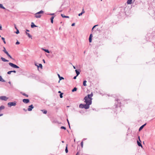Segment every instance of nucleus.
I'll return each instance as SVG.
<instances>
[{
  "label": "nucleus",
  "instance_id": "obj_1",
  "mask_svg": "<svg viewBox=\"0 0 155 155\" xmlns=\"http://www.w3.org/2000/svg\"><path fill=\"white\" fill-rule=\"evenodd\" d=\"M84 102L86 103L85 104H84V108L85 109H88L90 107V105H91L92 104V101L90 100L87 101L86 99Z\"/></svg>",
  "mask_w": 155,
  "mask_h": 155
},
{
  "label": "nucleus",
  "instance_id": "obj_2",
  "mask_svg": "<svg viewBox=\"0 0 155 155\" xmlns=\"http://www.w3.org/2000/svg\"><path fill=\"white\" fill-rule=\"evenodd\" d=\"M17 104V102L14 101L12 102H10L8 103L7 105L8 107H11L12 106H15Z\"/></svg>",
  "mask_w": 155,
  "mask_h": 155
},
{
  "label": "nucleus",
  "instance_id": "obj_3",
  "mask_svg": "<svg viewBox=\"0 0 155 155\" xmlns=\"http://www.w3.org/2000/svg\"><path fill=\"white\" fill-rule=\"evenodd\" d=\"M9 65L12 67L13 68H19V66H17V65L14 64L13 63L9 62L8 63Z\"/></svg>",
  "mask_w": 155,
  "mask_h": 155
},
{
  "label": "nucleus",
  "instance_id": "obj_4",
  "mask_svg": "<svg viewBox=\"0 0 155 155\" xmlns=\"http://www.w3.org/2000/svg\"><path fill=\"white\" fill-rule=\"evenodd\" d=\"M3 51L11 59H13V58H12V57L6 51L5 48V47H3Z\"/></svg>",
  "mask_w": 155,
  "mask_h": 155
},
{
  "label": "nucleus",
  "instance_id": "obj_5",
  "mask_svg": "<svg viewBox=\"0 0 155 155\" xmlns=\"http://www.w3.org/2000/svg\"><path fill=\"white\" fill-rule=\"evenodd\" d=\"M86 99L87 101L90 100L92 101V98L91 97L89 94H88L87 96H85L84 98V100L85 101Z\"/></svg>",
  "mask_w": 155,
  "mask_h": 155
},
{
  "label": "nucleus",
  "instance_id": "obj_6",
  "mask_svg": "<svg viewBox=\"0 0 155 155\" xmlns=\"http://www.w3.org/2000/svg\"><path fill=\"white\" fill-rule=\"evenodd\" d=\"M116 101H117L118 103H115V107L116 108H117L118 107H120L121 103L120 102H119V101H120V100L117 99L116 100Z\"/></svg>",
  "mask_w": 155,
  "mask_h": 155
},
{
  "label": "nucleus",
  "instance_id": "obj_7",
  "mask_svg": "<svg viewBox=\"0 0 155 155\" xmlns=\"http://www.w3.org/2000/svg\"><path fill=\"white\" fill-rule=\"evenodd\" d=\"M28 78H34L36 80H38V76L35 74L30 75L28 77Z\"/></svg>",
  "mask_w": 155,
  "mask_h": 155
},
{
  "label": "nucleus",
  "instance_id": "obj_8",
  "mask_svg": "<svg viewBox=\"0 0 155 155\" xmlns=\"http://www.w3.org/2000/svg\"><path fill=\"white\" fill-rule=\"evenodd\" d=\"M8 99V98H7L5 96H0V99L1 100H2L6 101Z\"/></svg>",
  "mask_w": 155,
  "mask_h": 155
},
{
  "label": "nucleus",
  "instance_id": "obj_9",
  "mask_svg": "<svg viewBox=\"0 0 155 155\" xmlns=\"http://www.w3.org/2000/svg\"><path fill=\"white\" fill-rule=\"evenodd\" d=\"M34 108V107L33 106L32 104H31L30 105L28 106V111H31L32 110V109Z\"/></svg>",
  "mask_w": 155,
  "mask_h": 155
},
{
  "label": "nucleus",
  "instance_id": "obj_10",
  "mask_svg": "<svg viewBox=\"0 0 155 155\" xmlns=\"http://www.w3.org/2000/svg\"><path fill=\"white\" fill-rule=\"evenodd\" d=\"M138 138H139V140L140 141V142L138 141V140H137V145H138L139 146V147H142V145L141 143V140L140 139V136H138Z\"/></svg>",
  "mask_w": 155,
  "mask_h": 155
},
{
  "label": "nucleus",
  "instance_id": "obj_11",
  "mask_svg": "<svg viewBox=\"0 0 155 155\" xmlns=\"http://www.w3.org/2000/svg\"><path fill=\"white\" fill-rule=\"evenodd\" d=\"M22 101L25 104H27L29 102L30 100L28 99H23Z\"/></svg>",
  "mask_w": 155,
  "mask_h": 155
},
{
  "label": "nucleus",
  "instance_id": "obj_12",
  "mask_svg": "<svg viewBox=\"0 0 155 155\" xmlns=\"http://www.w3.org/2000/svg\"><path fill=\"white\" fill-rule=\"evenodd\" d=\"M135 0H128L127 3L128 5L131 4L132 2H134Z\"/></svg>",
  "mask_w": 155,
  "mask_h": 155
},
{
  "label": "nucleus",
  "instance_id": "obj_13",
  "mask_svg": "<svg viewBox=\"0 0 155 155\" xmlns=\"http://www.w3.org/2000/svg\"><path fill=\"white\" fill-rule=\"evenodd\" d=\"M146 124H147L145 123L140 126L139 129V131H141L143 128L146 125Z\"/></svg>",
  "mask_w": 155,
  "mask_h": 155
},
{
  "label": "nucleus",
  "instance_id": "obj_14",
  "mask_svg": "<svg viewBox=\"0 0 155 155\" xmlns=\"http://www.w3.org/2000/svg\"><path fill=\"white\" fill-rule=\"evenodd\" d=\"M93 37V35L92 34H91L90 35V36L89 38V41L90 43H91L92 42V38Z\"/></svg>",
  "mask_w": 155,
  "mask_h": 155
},
{
  "label": "nucleus",
  "instance_id": "obj_15",
  "mask_svg": "<svg viewBox=\"0 0 155 155\" xmlns=\"http://www.w3.org/2000/svg\"><path fill=\"white\" fill-rule=\"evenodd\" d=\"M41 16V15L39 13H38V12L35 14V17L36 18H40Z\"/></svg>",
  "mask_w": 155,
  "mask_h": 155
},
{
  "label": "nucleus",
  "instance_id": "obj_16",
  "mask_svg": "<svg viewBox=\"0 0 155 155\" xmlns=\"http://www.w3.org/2000/svg\"><path fill=\"white\" fill-rule=\"evenodd\" d=\"M12 72L15 73L16 72V71L15 70L10 71L7 72V74H11V73Z\"/></svg>",
  "mask_w": 155,
  "mask_h": 155
},
{
  "label": "nucleus",
  "instance_id": "obj_17",
  "mask_svg": "<svg viewBox=\"0 0 155 155\" xmlns=\"http://www.w3.org/2000/svg\"><path fill=\"white\" fill-rule=\"evenodd\" d=\"M58 78L59 79V81H58L59 83L60 82V81L62 80V79H64V78L63 77H61L60 76V75L59 74H58Z\"/></svg>",
  "mask_w": 155,
  "mask_h": 155
},
{
  "label": "nucleus",
  "instance_id": "obj_18",
  "mask_svg": "<svg viewBox=\"0 0 155 155\" xmlns=\"http://www.w3.org/2000/svg\"><path fill=\"white\" fill-rule=\"evenodd\" d=\"M1 59L4 62H8L9 61L8 60L6 59L5 58L2 57L1 58Z\"/></svg>",
  "mask_w": 155,
  "mask_h": 155
},
{
  "label": "nucleus",
  "instance_id": "obj_19",
  "mask_svg": "<svg viewBox=\"0 0 155 155\" xmlns=\"http://www.w3.org/2000/svg\"><path fill=\"white\" fill-rule=\"evenodd\" d=\"M75 71L76 72V75L77 76H78L80 74V72L79 71V70H78V69H76L75 70Z\"/></svg>",
  "mask_w": 155,
  "mask_h": 155
},
{
  "label": "nucleus",
  "instance_id": "obj_20",
  "mask_svg": "<svg viewBox=\"0 0 155 155\" xmlns=\"http://www.w3.org/2000/svg\"><path fill=\"white\" fill-rule=\"evenodd\" d=\"M37 26L36 25H35V24H34V23L32 22L31 23V28H34V27H37Z\"/></svg>",
  "mask_w": 155,
  "mask_h": 155
},
{
  "label": "nucleus",
  "instance_id": "obj_21",
  "mask_svg": "<svg viewBox=\"0 0 155 155\" xmlns=\"http://www.w3.org/2000/svg\"><path fill=\"white\" fill-rule=\"evenodd\" d=\"M84 104H81L79 105V107L81 108H84Z\"/></svg>",
  "mask_w": 155,
  "mask_h": 155
},
{
  "label": "nucleus",
  "instance_id": "obj_22",
  "mask_svg": "<svg viewBox=\"0 0 155 155\" xmlns=\"http://www.w3.org/2000/svg\"><path fill=\"white\" fill-rule=\"evenodd\" d=\"M54 17V16H52L50 18L51 22V23H53V19Z\"/></svg>",
  "mask_w": 155,
  "mask_h": 155
},
{
  "label": "nucleus",
  "instance_id": "obj_23",
  "mask_svg": "<svg viewBox=\"0 0 155 155\" xmlns=\"http://www.w3.org/2000/svg\"><path fill=\"white\" fill-rule=\"evenodd\" d=\"M43 51H44L45 52H47L48 53H50V51L48 49H45L44 48H42Z\"/></svg>",
  "mask_w": 155,
  "mask_h": 155
},
{
  "label": "nucleus",
  "instance_id": "obj_24",
  "mask_svg": "<svg viewBox=\"0 0 155 155\" xmlns=\"http://www.w3.org/2000/svg\"><path fill=\"white\" fill-rule=\"evenodd\" d=\"M61 16L63 18H69V16H65L63 14H61Z\"/></svg>",
  "mask_w": 155,
  "mask_h": 155
},
{
  "label": "nucleus",
  "instance_id": "obj_25",
  "mask_svg": "<svg viewBox=\"0 0 155 155\" xmlns=\"http://www.w3.org/2000/svg\"><path fill=\"white\" fill-rule=\"evenodd\" d=\"M68 144H67L66 147H65V152L66 153H67L68 152Z\"/></svg>",
  "mask_w": 155,
  "mask_h": 155
},
{
  "label": "nucleus",
  "instance_id": "obj_26",
  "mask_svg": "<svg viewBox=\"0 0 155 155\" xmlns=\"http://www.w3.org/2000/svg\"><path fill=\"white\" fill-rule=\"evenodd\" d=\"M0 81L2 82H5V81L2 78L1 76H0Z\"/></svg>",
  "mask_w": 155,
  "mask_h": 155
},
{
  "label": "nucleus",
  "instance_id": "obj_27",
  "mask_svg": "<svg viewBox=\"0 0 155 155\" xmlns=\"http://www.w3.org/2000/svg\"><path fill=\"white\" fill-rule=\"evenodd\" d=\"M0 8H2L4 9H6L3 6L2 4H0Z\"/></svg>",
  "mask_w": 155,
  "mask_h": 155
},
{
  "label": "nucleus",
  "instance_id": "obj_28",
  "mask_svg": "<svg viewBox=\"0 0 155 155\" xmlns=\"http://www.w3.org/2000/svg\"><path fill=\"white\" fill-rule=\"evenodd\" d=\"M26 35H27L28 36L29 38H31L32 36L29 33H27V32H26Z\"/></svg>",
  "mask_w": 155,
  "mask_h": 155
},
{
  "label": "nucleus",
  "instance_id": "obj_29",
  "mask_svg": "<svg viewBox=\"0 0 155 155\" xmlns=\"http://www.w3.org/2000/svg\"><path fill=\"white\" fill-rule=\"evenodd\" d=\"M5 108V107L4 105H2L0 107V110H2L4 109Z\"/></svg>",
  "mask_w": 155,
  "mask_h": 155
},
{
  "label": "nucleus",
  "instance_id": "obj_30",
  "mask_svg": "<svg viewBox=\"0 0 155 155\" xmlns=\"http://www.w3.org/2000/svg\"><path fill=\"white\" fill-rule=\"evenodd\" d=\"M86 82H87V81L86 80L84 81L83 82V85L84 86H87Z\"/></svg>",
  "mask_w": 155,
  "mask_h": 155
},
{
  "label": "nucleus",
  "instance_id": "obj_31",
  "mask_svg": "<svg viewBox=\"0 0 155 155\" xmlns=\"http://www.w3.org/2000/svg\"><path fill=\"white\" fill-rule=\"evenodd\" d=\"M41 110L43 112V114H46L47 112V111L45 110Z\"/></svg>",
  "mask_w": 155,
  "mask_h": 155
},
{
  "label": "nucleus",
  "instance_id": "obj_32",
  "mask_svg": "<svg viewBox=\"0 0 155 155\" xmlns=\"http://www.w3.org/2000/svg\"><path fill=\"white\" fill-rule=\"evenodd\" d=\"M77 90V88L76 87H74L73 89L72 90V92H74V91H76Z\"/></svg>",
  "mask_w": 155,
  "mask_h": 155
},
{
  "label": "nucleus",
  "instance_id": "obj_33",
  "mask_svg": "<svg viewBox=\"0 0 155 155\" xmlns=\"http://www.w3.org/2000/svg\"><path fill=\"white\" fill-rule=\"evenodd\" d=\"M21 93L24 96H25L26 97H28V95L26 94L25 93H22V92H21Z\"/></svg>",
  "mask_w": 155,
  "mask_h": 155
},
{
  "label": "nucleus",
  "instance_id": "obj_34",
  "mask_svg": "<svg viewBox=\"0 0 155 155\" xmlns=\"http://www.w3.org/2000/svg\"><path fill=\"white\" fill-rule=\"evenodd\" d=\"M38 68L39 67L40 68H42V65L41 64H39V66L38 65Z\"/></svg>",
  "mask_w": 155,
  "mask_h": 155
},
{
  "label": "nucleus",
  "instance_id": "obj_35",
  "mask_svg": "<svg viewBox=\"0 0 155 155\" xmlns=\"http://www.w3.org/2000/svg\"><path fill=\"white\" fill-rule=\"evenodd\" d=\"M2 40H3L4 43L5 44H6V42H5V38H3V37H2Z\"/></svg>",
  "mask_w": 155,
  "mask_h": 155
},
{
  "label": "nucleus",
  "instance_id": "obj_36",
  "mask_svg": "<svg viewBox=\"0 0 155 155\" xmlns=\"http://www.w3.org/2000/svg\"><path fill=\"white\" fill-rule=\"evenodd\" d=\"M15 28H16V32H15L17 34H18L19 33V31L17 29L16 27H15Z\"/></svg>",
  "mask_w": 155,
  "mask_h": 155
},
{
  "label": "nucleus",
  "instance_id": "obj_37",
  "mask_svg": "<svg viewBox=\"0 0 155 155\" xmlns=\"http://www.w3.org/2000/svg\"><path fill=\"white\" fill-rule=\"evenodd\" d=\"M38 13H39V14H42V13H44V12L42 11V10H41L40 11L38 12Z\"/></svg>",
  "mask_w": 155,
  "mask_h": 155
},
{
  "label": "nucleus",
  "instance_id": "obj_38",
  "mask_svg": "<svg viewBox=\"0 0 155 155\" xmlns=\"http://www.w3.org/2000/svg\"><path fill=\"white\" fill-rule=\"evenodd\" d=\"M67 121L68 122V125H69V127L70 128V124L69 123V120H68V119H67Z\"/></svg>",
  "mask_w": 155,
  "mask_h": 155
},
{
  "label": "nucleus",
  "instance_id": "obj_39",
  "mask_svg": "<svg viewBox=\"0 0 155 155\" xmlns=\"http://www.w3.org/2000/svg\"><path fill=\"white\" fill-rule=\"evenodd\" d=\"M63 93H61L60 94V97L61 98H62L63 97Z\"/></svg>",
  "mask_w": 155,
  "mask_h": 155
},
{
  "label": "nucleus",
  "instance_id": "obj_40",
  "mask_svg": "<svg viewBox=\"0 0 155 155\" xmlns=\"http://www.w3.org/2000/svg\"><path fill=\"white\" fill-rule=\"evenodd\" d=\"M61 129H63L65 130L66 129V128L65 127H64V126H61Z\"/></svg>",
  "mask_w": 155,
  "mask_h": 155
},
{
  "label": "nucleus",
  "instance_id": "obj_41",
  "mask_svg": "<svg viewBox=\"0 0 155 155\" xmlns=\"http://www.w3.org/2000/svg\"><path fill=\"white\" fill-rule=\"evenodd\" d=\"M83 141H82L81 143V146L82 148L83 147Z\"/></svg>",
  "mask_w": 155,
  "mask_h": 155
},
{
  "label": "nucleus",
  "instance_id": "obj_42",
  "mask_svg": "<svg viewBox=\"0 0 155 155\" xmlns=\"http://www.w3.org/2000/svg\"><path fill=\"white\" fill-rule=\"evenodd\" d=\"M98 25H94L92 28V30L96 26H97Z\"/></svg>",
  "mask_w": 155,
  "mask_h": 155
},
{
  "label": "nucleus",
  "instance_id": "obj_43",
  "mask_svg": "<svg viewBox=\"0 0 155 155\" xmlns=\"http://www.w3.org/2000/svg\"><path fill=\"white\" fill-rule=\"evenodd\" d=\"M48 15H54V13H50V14H48Z\"/></svg>",
  "mask_w": 155,
  "mask_h": 155
},
{
  "label": "nucleus",
  "instance_id": "obj_44",
  "mask_svg": "<svg viewBox=\"0 0 155 155\" xmlns=\"http://www.w3.org/2000/svg\"><path fill=\"white\" fill-rule=\"evenodd\" d=\"M19 44L20 42L18 41H17L15 43L16 45H19Z\"/></svg>",
  "mask_w": 155,
  "mask_h": 155
},
{
  "label": "nucleus",
  "instance_id": "obj_45",
  "mask_svg": "<svg viewBox=\"0 0 155 155\" xmlns=\"http://www.w3.org/2000/svg\"><path fill=\"white\" fill-rule=\"evenodd\" d=\"M89 95H90V96L91 97H92L93 96V95L92 92L91 94H89Z\"/></svg>",
  "mask_w": 155,
  "mask_h": 155
},
{
  "label": "nucleus",
  "instance_id": "obj_46",
  "mask_svg": "<svg viewBox=\"0 0 155 155\" xmlns=\"http://www.w3.org/2000/svg\"><path fill=\"white\" fill-rule=\"evenodd\" d=\"M82 14H82L81 12V13H80L79 14H78V16H81L82 15Z\"/></svg>",
  "mask_w": 155,
  "mask_h": 155
},
{
  "label": "nucleus",
  "instance_id": "obj_47",
  "mask_svg": "<svg viewBox=\"0 0 155 155\" xmlns=\"http://www.w3.org/2000/svg\"><path fill=\"white\" fill-rule=\"evenodd\" d=\"M82 14L84 13L85 11H84V9L82 10V12H81Z\"/></svg>",
  "mask_w": 155,
  "mask_h": 155
},
{
  "label": "nucleus",
  "instance_id": "obj_48",
  "mask_svg": "<svg viewBox=\"0 0 155 155\" xmlns=\"http://www.w3.org/2000/svg\"><path fill=\"white\" fill-rule=\"evenodd\" d=\"M78 76H77V75H76V76H74V78H73V79H75Z\"/></svg>",
  "mask_w": 155,
  "mask_h": 155
},
{
  "label": "nucleus",
  "instance_id": "obj_49",
  "mask_svg": "<svg viewBox=\"0 0 155 155\" xmlns=\"http://www.w3.org/2000/svg\"><path fill=\"white\" fill-rule=\"evenodd\" d=\"M75 25V23H73L72 24H71V26H74Z\"/></svg>",
  "mask_w": 155,
  "mask_h": 155
},
{
  "label": "nucleus",
  "instance_id": "obj_50",
  "mask_svg": "<svg viewBox=\"0 0 155 155\" xmlns=\"http://www.w3.org/2000/svg\"><path fill=\"white\" fill-rule=\"evenodd\" d=\"M0 30H2V26L1 25H0Z\"/></svg>",
  "mask_w": 155,
  "mask_h": 155
},
{
  "label": "nucleus",
  "instance_id": "obj_51",
  "mask_svg": "<svg viewBox=\"0 0 155 155\" xmlns=\"http://www.w3.org/2000/svg\"><path fill=\"white\" fill-rule=\"evenodd\" d=\"M23 110L25 111H27V110H26V109H25V108H23Z\"/></svg>",
  "mask_w": 155,
  "mask_h": 155
},
{
  "label": "nucleus",
  "instance_id": "obj_52",
  "mask_svg": "<svg viewBox=\"0 0 155 155\" xmlns=\"http://www.w3.org/2000/svg\"><path fill=\"white\" fill-rule=\"evenodd\" d=\"M79 153L78 152H77V153H76V155H79Z\"/></svg>",
  "mask_w": 155,
  "mask_h": 155
},
{
  "label": "nucleus",
  "instance_id": "obj_53",
  "mask_svg": "<svg viewBox=\"0 0 155 155\" xmlns=\"http://www.w3.org/2000/svg\"><path fill=\"white\" fill-rule=\"evenodd\" d=\"M35 65L37 66L38 67V65L37 64V63L35 62Z\"/></svg>",
  "mask_w": 155,
  "mask_h": 155
},
{
  "label": "nucleus",
  "instance_id": "obj_54",
  "mask_svg": "<svg viewBox=\"0 0 155 155\" xmlns=\"http://www.w3.org/2000/svg\"><path fill=\"white\" fill-rule=\"evenodd\" d=\"M43 61V62L44 63H45V60L44 59H43L42 60Z\"/></svg>",
  "mask_w": 155,
  "mask_h": 155
},
{
  "label": "nucleus",
  "instance_id": "obj_55",
  "mask_svg": "<svg viewBox=\"0 0 155 155\" xmlns=\"http://www.w3.org/2000/svg\"><path fill=\"white\" fill-rule=\"evenodd\" d=\"M3 115V114H0V116H2Z\"/></svg>",
  "mask_w": 155,
  "mask_h": 155
},
{
  "label": "nucleus",
  "instance_id": "obj_56",
  "mask_svg": "<svg viewBox=\"0 0 155 155\" xmlns=\"http://www.w3.org/2000/svg\"><path fill=\"white\" fill-rule=\"evenodd\" d=\"M26 31H28V32L29 31L28 29H26Z\"/></svg>",
  "mask_w": 155,
  "mask_h": 155
},
{
  "label": "nucleus",
  "instance_id": "obj_57",
  "mask_svg": "<svg viewBox=\"0 0 155 155\" xmlns=\"http://www.w3.org/2000/svg\"><path fill=\"white\" fill-rule=\"evenodd\" d=\"M86 139V138H84L83 140H85Z\"/></svg>",
  "mask_w": 155,
  "mask_h": 155
},
{
  "label": "nucleus",
  "instance_id": "obj_58",
  "mask_svg": "<svg viewBox=\"0 0 155 155\" xmlns=\"http://www.w3.org/2000/svg\"><path fill=\"white\" fill-rule=\"evenodd\" d=\"M58 93H60V94L61 93V91H59L58 92Z\"/></svg>",
  "mask_w": 155,
  "mask_h": 155
},
{
  "label": "nucleus",
  "instance_id": "obj_59",
  "mask_svg": "<svg viewBox=\"0 0 155 155\" xmlns=\"http://www.w3.org/2000/svg\"><path fill=\"white\" fill-rule=\"evenodd\" d=\"M73 66V68L74 69H75L76 68V67L74 66Z\"/></svg>",
  "mask_w": 155,
  "mask_h": 155
},
{
  "label": "nucleus",
  "instance_id": "obj_60",
  "mask_svg": "<svg viewBox=\"0 0 155 155\" xmlns=\"http://www.w3.org/2000/svg\"><path fill=\"white\" fill-rule=\"evenodd\" d=\"M61 142L62 143H64V141H62Z\"/></svg>",
  "mask_w": 155,
  "mask_h": 155
},
{
  "label": "nucleus",
  "instance_id": "obj_61",
  "mask_svg": "<svg viewBox=\"0 0 155 155\" xmlns=\"http://www.w3.org/2000/svg\"><path fill=\"white\" fill-rule=\"evenodd\" d=\"M8 83H9L10 84H11V82H10V81Z\"/></svg>",
  "mask_w": 155,
  "mask_h": 155
},
{
  "label": "nucleus",
  "instance_id": "obj_62",
  "mask_svg": "<svg viewBox=\"0 0 155 155\" xmlns=\"http://www.w3.org/2000/svg\"><path fill=\"white\" fill-rule=\"evenodd\" d=\"M67 107H69V106H67Z\"/></svg>",
  "mask_w": 155,
  "mask_h": 155
},
{
  "label": "nucleus",
  "instance_id": "obj_63",
  "mask_svg": "<svg viewBox=\"0 0 155 155\" xmlns=\"http://www.w3.org/2000/svg\"><path fill=\"white\" fill-rule=\"evenodd\" d=\"M60 23H61V24H62V22H61Z\"/></svg>",
  "mask_w": 155,
  "mask_h": 155
},
{
  "label": "nucleus",
  "instance_id": "obj_64",
  "mask_svg": "<svg viewBox=\"0 0 155 155\" xmlns=\"http://www.w3.org/2000/svg\"><path fill=\"white\" fill-rule=\"evenodd\" d=\"M102 0H101V1H102Z\"/></svg>",
  "mask_w": 155,
  "mask_h": 155
}]
</instances>
